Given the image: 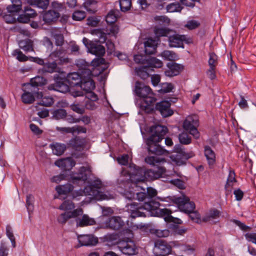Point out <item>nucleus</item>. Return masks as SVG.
<instances>
[{
    "label": "nucleus",
    "mask_w": 256,
    "mask_h": 256,
    "mask_svg": "<svg viewBox=\"0 0 256 256\" xmlns=\"http://www.w3.org/2000/svg\"><path fill=\"white\" fill-rule=\"evenodd\" d=\"M166 126L162 125H155L150 127V135L146 140V144L149 154L162 156L168 154V152L160 144L168 132Z\"/></svg>",
    "instance_id": "1"
},
{
    "label": "nucleus",
    "mask_w": 256,
    "mask_h": 256,
    "mask_svg": "<svg viewBox=\"0 0 256 256\" xmlns=\"http://www.w3.org/2000/svg\"><path fill=\"white\" fill-rule=\"evenodd\" d=\"M122 174L125 176H129L128 178H124L123 182L132 188H138V183L146 181V168L138 166L134 164H130L128 170H123Z\"/></svg>",
    "instance_id": "2"
},
{
    "label": "nucleus",
    "mask_w": 256,
    "mask_h": 256,
    "mask_svg": "<svg viewBox=\"0 0 256 256\" xmlns=\"http://www.w3.org/2000/svg\"><path fill=\"white\" fill-rule=\"evenodd\" d=\"M12 4L7 6L6 12H4L2 17L6 22L14 24L16 22V18L22 10L21 0H11Z\"/></svg>",
    "instance_id": "3"
},
{
    "label": "nucleus",
    "mask_w": 256,
    "mask_h": 256,
    "mask_svg": "<svg viewBox=\"0 0 256 256\" xmlns=\"http://www.w3.org/2000/svg\"><path fill=\"white\" fill-rule=\"evenodd\" d=\"M184 147L180 144H176L174 148L173 151L176 152L175 154L171 156V158L177 166L185 165L186 161L195 156V154L192 151L186 152L184 150Z\"/></svg>",
    "instance_id": "4"
},
{
    "label": "nucleus",
    "mask_w": 256,
    "mask_h": 256,
    "mask_svg": "<svg viewBox=\"0 0 256 256\" xmlns=\"http://www.w3.org/2000/svg\"><path fill=\"white\" fill-rule=\"evenodd\" d=\"M166 200H169L168 204H176L178 206V209L182 212L186 214L194 210L196 206L193 202L190 201V198L186 196L184 197H177L173 196V197H170L166 198ZM168 205V204H166Z\"/></svg>",
    "instance_id": "5"
},
{
    "label": "nucleus",
    "mask_w": 256,
    "mask_h": 256,
    "mask_svg": "<svg viewBox=\"0 0 256 256\" xmlns=\"http://www.w3.org/2000/svg\"><path fill=\"white\" fill-rule=\"evenodd\" d=\"M169 46L170 48H184V42L189 44L192 42V40L186 35L175 34L168 37Z\"/></svg>",
    "instance_id": "6"
},
{
    "label": "nucleus",
    "mask_w": 256,
    "mask_h": 256,
    "mask_svg": "<svg viewBox=\"0 0 256 256\" xmlns=\"http://www.w3.org/2000/svg\"><path fill=\"white\" fill-rule=\"evenodd\" d=\"M198 123V120H194L192 116H188L184 120L182 124L184 130L188 132L196 140L200 137V133L196 128Z\"/></svg>",
    "instance_id": "7"
},
{
    "label": "nucleus",
    "mask_w": 256,
    "mask_h": 256,
    "mask_svg": "<svg viewBox=\"0 0 256 256\" xmlns=\"http://www.w3.org/2000/svg\"><path fill=\"white\" fill-rule=\"evenodd\" d=\"M54 83L48 86L50 90H54L62 93H66L70 90V86L65 78H62L58 74L54 76Z\"/></svg>",
    "instance_id": "8"
},
{
    "label": "nucleus",
    "mask_w": 256,
    "mask_h": 256,
    "mask_svg": "<svg viewBox=\"0 0 256 256\" xmlns=\"http://www.w3.org/2000/svg\"><path fill=\"white\" fill-rule=\"evenodd\" d=\"M171 246L166 241L158 240L155 242L154 252L156 256H165L170 254Z\"/></svg>",
    "instance_id": "9"
},
{
    "label": "nucleus",
    "mask_w": 256,
    "mask_h": 256,
    "mask_svg": "<svg viewBox=\"0 0 256 256\" xmlns=\"http://www.w3.org/2000/svg\"><path fill=\"white\" fill-rule=\"evenodd\" d=\"M118 248L120 252L127 256H134L138 253V249L134 242L131 240L119 243Z\"/></svg>",
    "instance_id": "10"
},
{
    "label": "nucleus",
    "mask_w": 256,
    "mask_h": 256,
    "mask_svg": "<svg viewBox=\"0 0 256 256\" xmlns=\"http://www.w3.org/2000/svg\"><path fill=\"white\" fill-rule=\"evenodd\" d=\"M88 169L84 167H81L78 173L73 174L71 176V182L74 184L78 186H82L86 182L88 179Z\"/></svg>",
    "instance_id": "11"
},
{
    "label": "nucleus",
    "mask_w": 256,
    "mask_h": 256,
    "mask_svg": "<svg viewBox=\"0 0 256 256\" xmlns=\"http://www.w3.org/2000/svg\"><path fill=\"white\" fill-rule=\"evenodd\" d=\"M83 195L92 196L99 200H104L106 197V194H102L99 190L94 188L90 184L85 186L84 190L80 189L76 192V196Z\"/></svg>",
    "instance_id": "12"
},
{
    "label": "nucleus",
    "mask_w": 256,
    "mask_h": 256,
    "mask_svg": "<svg viewBox=\"0 0 256 256\" xmlns=\"http://www.w3.org/2000/svg\"><path fill=\"white\" fill-rule=\"evenodd\" d=\"M64 50L63 48H60L56 49L52 52L48 56L49 60L54 62L58 65H63L67 64L69 62V59L64 57Z\"/></svg>",
    "instance_id": "13"
},
{
    "label": "nucleus",
    "mask_w": 256,
    "mask_h": 256,
    "mask_svg": "<svg viewBox=\"0 0 256 256\" xmlns=\"http://www.w3.org/2000/svg\"><path fill=\"white\" fill-rule=\"evenodd\" d=\"M82 208L74 210L72 211L64 212L60 214L57 218V221L59 224H64L68 220L75 218L82 214Z\"/></svg>",
    "instance_id": "14"
},
{
    "label": "nucleus",
    "mask_w": 256,
    "mask_h": 256,
    "mask_svg": "<svg viewBox=\"0 0 256 256\" xmlns=\"http://www.w3.org/2000/svg\"><path fill=\"white\" fill-rule=\"evenodd\" d=\"M171 103L168 100H162L156 104L155 109L159 111L164 118L171 116L174 112L170 108Z\"/></svg>",
    "instance_id": "15"
},
{
    "label": "nucleus",
    "mask_w": 256,
    "mask_h": 256,
    "mask_svg": "<svg viewBox=\"0 0 256 256\" xmlns=\"http://www.w3.org/2000/svg\"><path fill=\"white\" fill-rule=\"evenodd\" d=\"M166 172V168L162 166H158L156 168V170L146 168V181L154 180L163 177Z\"/></svg>",
    "instance_id": "16"
},
{
    "label": "nucleus",
    "mask_w": 256,
    "mask_h": 256,
    "mask_svg": "<svg viewBox=\"0 0 256 256\" xmlns=\"http://www.w3.org/2000/svg\"><path fill=\"white\" fill-rule=\"evenodd\" d=\"M88 76L82 78V82L80 85V87L83 90L88 92L95 88V83L94 80L92 78V71L88 70Z\"/></svg>",
    "instance_id": "17"
},
{
    "label": "nucleus",
    "mask_w": 256,
    "mask_h": 256,
    "mask_svg": "<svg viewBox=\"0 0 256 256\" xmlns=\"http://www.w3.org/2000/svg\"><path fill=\"white\" fill-rule=\"evenodd\" d=\"M142 98V99L143 104H144L143 106L146 112L148 114L152 113L155 108L154 104L156 100L154 92H152V94L146 95Z\"/></svg>",
    "instance_id": "18"
},
{
    "label": "nucleus",
    "mask_w": 256,
    "mask_h": 256,
    "mask_svg": "<svg viewBox=\"0 0 256 256\" xmlns=\"http://www.w3.org/2000/svg\"><path fill=\"white\" fill-rule=\"evenodd\" d=\"M68 144L70 147L76 150L81 151L86 146V140L85 138L76 136L69 140Z\"/></svg>",
    "instance_id": "19"
},
{
    "label": "nucleus",
    "mask_w": 256,
    "mask_h": 256,
    "mask_svg": "<svg viewBox=\"0 0 256 256\" xmlns=\"http://www.w3.org/2000/svg\"><path fill=\"white\" fill-rule=\"evenodd\" d=\"M134 92L136 94L142 98L148 94H152V90L149 86H145L144 84L137 81L135 84Z\"/></svg>",
    "instance_id": "20"
},
{
    "label": "nucleus",
    "mask_w": 256,
    "mask_h": 256,
    "mask_svg": "<svg viewBox=\"0 0 256 256\" xmlns=\"http://www.w3.org/2000/svg\"><path fill=\"white\" fill-rule=\"evenodd\" d=\"M80 246H95L98 242V238L92 234L82 235L78 237Z\"/></svg>",
    "instance_id": "21"
},
{
    "label": "nucleus",
    "mask_w": 256,
    "mask_h": 256,
    "mask_svg": "<svg viewBox=\"0 0 256 256\" xmlns=\"http://www.w3.org/2000/svg\"><path fill=\"white\" fill-rule=\"evenodd\" d=\"M168 70L164 72L166 76L172 77L178 75L180 72L183 69V66L174 62H172L168 63Z\"/></svg>",
    "instance_id": "22"
},
{
    "label": "nucleus",
    "mask_w": 256,
    "mask_h": 256,
    "mask_svg": "<svg viewBox=\"0 0 256 256\" xmlns=\"http://www.w3.org/2000/svg\"><path fill=\"white\" fill-rule=\"evenodd\" d=\"M70 87L80 86L82 77L76 72L68 74L65 78Z\"/></svg>",
    "instance_id": "23"
},
{
    "label": "nucleus",
    "mask_w": 256,
    "mask_h": 256,
    "mask_svg": "<svg viewBox=\"0 0 256 256\" xmlns=\"http://www.w3.org/2000/svg\"><path fill=\"white\" fill-rule=\"evenodd\" d=\"M60 14L54 10H49L43 14V20L47 24H52L58 20Z\"/></svg>",
    "instance_id": "24"
},
{
    "label": "nucleus",
    "mask_w": 256,
    "mask_h": 256,
    "mask_svg": "<svg viewBox=\"0 0 256 256\" xmlns=\"http://www.w3.org/2000/svg\"><path fill=\"white\" fill-rule=\"evenodd\" d=\"M107 226L114 230H118L122 228L124 223L119 216H113L106 222Z\"/></svg>",
    "instance_id": "25"
},
{
    "label": "nucleus",
    "mask_w": 256,
    "mask_h": 256,
    "mask_svg": "<svg viewBox=\"0 0 256 256\" xmlns=\"http://www.w3.org/2000/svg\"><path fill=\"white\" fill-rule=\"evenodd\" d=\"M204 154L206 156L210 168H213L216 164V154L209 146H204Z\"/></svg>",
    "instance_id": "26"
},
{
    "label": "nucleus",
    "mask_w": 256,
    "mask_h": 256,
    "mask_svg": "<svg viewBox=\"0 0 256 256\" xmlns=\"http://www.w3.org/2000/svg\"><path fill=\"white\" fill-rule=\"evenodd\" d=\"M144 45L146 55H151L156 52L158 43L156 40L148 38L144 42Z\"/></svg>",
    "instance_id": "27"
},
{
    "label": "nucleus",
    "mask_w": 256,
    "mask_h": 256,
    "mask_svg": "<svg viewBox=\"0 0 256 256\" xmlns=\"http://www.w3.org/2000/svg\"><path fill=\"white\" fill-rule=\"evenodd\" d=\"M89 50L90 53L98 56H102L105 54V48L98 42H90Z\"/></svg>",
    "instance_id": "28"
},
{
    "label": "nucleus",
    "mask_w": 256,
    "mask_h": 256,
    "mask_svg": "<svg viewBox=\"0 0 256 256\" xmlns=\"http://www.w3.org/2000/svg\"><path fill=\"white\" fill-rule=\"evenodd\" d=\"M120 184L124 186L125 189L124 196L125 197L130 200H136V192L138 191L141 188L138 186V188H132L128 186L126 184L123 182V179L120 180Z\"/></svg>",
    "instance_id": "29"
},
{
    "label": "nucleus",
    "mask_w": 256,
    "mask_h": 256,
    "mask_svg": "<svg viewBox=\"0 0 256 256\" xmlns=\"http://www.w3.org/2000/svg\"><path fill=\"white\" fill-rule=\"evenodd\" d=\"M56 129L64 133H74L77 132L80 133H86V128L80 126H76L72 128L57 127Z\"/></svg>",
    "instance_id": "30"
},
{
    "label": "nucleus",
    "mask_w": 256,
    "mask_h": 256,
    "mask_svg": "<svg viewBox=\"0 0 256 256\" xmlns=\"http://www.w3.org/2000/svg\"><path fill=\"white\" fill-rule=\"evenodd\" d=\"M42 70L44 72L53 73L59 72L60 68L56 63H54V62L49 60L48 58V62H44Z\"/></svg>",
    "instance_id": "31"
},
{
    "label": "nucleus",
    "mask_w": 256,
    "mask_h": 256,
    "mask_svg": "<svg viewBox=\"0 0 256 256\" xmlns=\"http://www.w3.org/2000/svg\"><path fill=\"white\" fill-rule=\"evenodd\" d=\"M36 94V98L41 99L38 103L39 105L44 106H50L54 104V100L52 97L50 96H44L42 92H37Z\"/></svg>",
    "instance_id": "32"
},
{
    "label": "nucleus",
    "mask_w": 256,
    "mask_h": 256,
    "mask_svg": "<svg viewBox=\"0 0 256 256\" xmlns=\"http://www.w3.org/2000/svg\"><path fill=\"white\" fill-rule=\"evenodd\" d=\"M18 44L20 48L26 52L34 51V42L30 38H26L20 40L18 42Z\"/></svg>",
    "instance_id": "33"
},
{
    "label": "nucleus",
    "mask_w": 256,
    "mask_h": 256,
    "mask_svg": "<svg viewBox=\"0 0 256 256\" xmlns=\"http://www.w3.org/2000/svg\"><path fill=\"white\" fill-rule=\"evenodd\" d=\"M160 206V204L152 199L148 200V201L146 202L143 206L144 208L152 212H154V214L156 212L157 209L159 208Z\"/></svg>",
    "instance_id": "34"
},
{
    "label": "nucleus",
    "mask_w": 256,
    "mask_h": 256,
    "mask_svg": "<svg viewBox=\"0 0 256 256\" xmlns=\"http://www.w3.org/2000/svg\"><path fill=\"white\" fill-rule=\"evenodd\" d=\"M73 189V185L69 183L63 185H58L56 188V191L60 195L67 194L71 192Z\"/></svg>",
    "instance_id": "35"
},
{
    "label": "nucleus",
    "mask_w": 256,
    "mask_h": 256,
    "mask_svg": "<svg viewBox=\"0 0 256 256\" xmlns=\"http://www.w3.org/2000/svg\"><path fill=\"white\" fill-rule=\"evenodd\" d=\"M36 92L32 93L29 92L24 90V93L22 95V101L25 104H31L35 100V96L36 97Z\"/></svg>",
    "instance_id": "36"
},
{
    "label": "nucleus",
    "mask_w": 256,
    "mask_h": 256,
    "mask_svg": "<svg viewBox=\"0 0 256 256\" xmlns=\"http://www.w3.org/2000/svg\"><path fill=\"white\" fill-rule=\"evenodd\" d=\"M118 240V236L116 234H110L103 237V241L108 246L115 245Z\"/></svg>",
    "instance_id": "37"
},
{
    "label": "nucleus",
    "mask_w": 256,
    "mask_h": 256,
    "mask_svg": "<svg viewBox=\"0 0 256 256\" xmlns=\"http://www.w3.org/2000/svg\"><path fill=\"white\" fill-rule=\"evenodd\" d=\"M50 147L52 148L53 154L57 156L62 154L66 150V146L64 144H50Z\"/></svg>",
    "instance_id": "38"
},
{
    "label": "nucleus",
    "mask_w": 256,
    "mask_h": 256,
    "mask_svg": "<svg viewBox=\"0 0 256 256\" xmlns=\"http://www.w3.org/2000/svg\"><path fill=\"white\" fill-rule=\"evenodd\" d=\"M75 208L74 204L71 200H64L62 204L59 206L58 208L60 210H64L65 212L72 211Z\"/></svg>",
    "instance_id": "39"
},
{
    "label": "nucleus",
    "mask_w": 256,
    "mask_h": 256,
    "mask_svg": "<svg viewBox=\"0 0 256 256\" xmlns=\"http://www.w3.org/2000/svg\"><path fill=\"white\" fill-rule=\"evenodd\" d=\"M96 224V221L94 218H90L88 215L84 214L82 218L77 222V225L80 227L88 226H92Z\"/></svg>",
    "instance_id": "40"
},
{
    "label": "nucleus",
    "mask_w": 256,
    "mask_h": 256,
    "mask_svg": "<svg viewBox=\"0 0 256 256\" xmlns=\"http://www.w3.org/2000/svg\"><path fill=\"white\" fill-rule=\"evenodd\" d=\"M172 30L168 28H155L154 33L156 34L158 40L162 36H168L172 32Z\"/></svg>",
    "instance_id": "41"
},
{
    "label": "nucleus",
    "mask_w": 256,
    "mask_h": 256,
    "mask_svg": "<svg viewBox=\"0 0 256 256\" xmlns=\"http://www.w3.org/2000/svg\"><path fill=\"white\" fill-rule=\"evenodd\" d=\"M236 176L234 170L230 168L226 182L224 186V188L226 190L228 189L230 187H232L233 186V183L237 182Z\"/></svg>",
    "instance_id": "42"
},
{
    "label": "nucleus",
    "mask_w": 256,
    "mask_h": 256,
    "mask_svg": "<svg viewBox=\"0 0 256 256\" xmlns=\"http://www.w3.org/2000/svg\"><path fill=\"white\" fill-rule=\"evenodd\" d=\"M168 228L174 234L182 236L186 234L188 229L184 226H180L177 224H169Z\"/></svg>",
    "instance_id": "43"
},
{
    "label": "nucleus",
    "mask_w": 256,
    "mask_h": 256,
    "mask_svg": "<svg viewBox=\"0 0 256 256\" xmlns=\"http://www.w3.org/2000/svg\"><path fill=\"white\" fill-rule=\"evenodd\" d=\"M190 134L186 132H182L178 134V140L181 144L188 145L192 142V138Z\"/></svg>",
    "instance_id": "44"
},
{
    "label": "nucleus",
    "mask_w": 256,
    "mask_h": 256,
    "mask_svg": "<svg viewBox=\"0 0 256 256\" xmlns=\"http://www.w3.org/2000/svg\"><path fill=\"white\" fill-rule=\"evenodd\" d=\"M220 214L221 212L219 210L215 208H210L209 210L208 215L203 218V221L206 222L210 219L218 218L220 216Z\"/></svg>",
    "instance_id": "45"
},
{
    "label": "nucleus",
    "mask_w": 256,
    "mask_h": 256,
    "mask_svg": "<svg viewBox=\"0 0 256 256\" xmlns=\"http://www.w3.org/2000/svg\"><path fill=\"white\" fill-rule=\"evenodd\" d=\"M97 3L95 0H88L84 3V6L88 12L94 14L96 12Z\"/></svg>",
    "instance_id": "46"
},
{
    "label": "nucleus",
    "mask_w": 256,
    "mask_h": 256,
    "mask_svg": "<svg viewBox=\"0 0 256 256\" xmlns=\"http://www.w3.org/2000/svg\"><path fill=\"white\" fill-rule=\"evenodd\" d=\"M162 62L155 57L148 58L147 66L150 68H160L162 66Z\"/></svg>",
    "instance_id": "47"
},
{
    "label": "nucleus",
    "mask_w": 256,
    "mask_h": 256,
    "mask_svg": "<svg viewBox=\"0 0 256 256\" xmlns=\"http://www.w3.org/2000/svg\"><path fill=\"white\" fill-rule=\"evenodd\" d=\"M30 82L32 86L38 87L45 85L47 82V80L42 76H37L32 78Z\"/></svg>",
    "instance_id": "48"
},
{
    "label": "nucleus",
    "mask_w": 256,
    "mask_h": 256,
    "mask_svg": "<svg viewBox=\"0 0 256 256\" xmlns=\"http://www.w3.org/2000/svg\"><path fill=\"white\" fill-rule=\"evenodd\" d=\"M172 213V210L166 208H160L157 209L156 212L154 214V216L158 217H162L165 220V218L168 216H170Z\"/></svg>",
    "instance_id": "49"
},
{
    "label": "nucleus",
    "mask_w": 256,
    "mask_h": 256,
    "mask_svg": "<svg viewBox=\"0 0 256 256\" xmlns=\"http://www.w3.org/2000/svg\"><path fill=\"white\" fill-rule=\"evenodd\" d=\"M209 60H208V66L210 67L216 68L218 64V56L214 52H210L209 54Z\"/></svg>",
    "instance_id": "50"
},
{
    "label": "nucleus",
    "mask_w": 256,
    "mask_h": 256,
    "mask_svg": "<svg viewBox=\"0 0 256 256\" xmlns=\"http://www.w3.org/2000/svg\"><path fill=\"white\" fill-rule=\"evenodd\" d=\"M70 162V160L68 158L67 159H60L56 161L55 164L60 167L61 168L64 170H68L72 168V165H71L70 168L67 167V165L68 164H69Z\"/></svg>",
    "instance_id": "51"
},
{
    "label": "nucleus",
    "mask_w": 256,
    "mask_h": 256,
    "mask_svg": "<svg viewBox=\"0 0 256 256\" xmlns=\"http://www.w3.org/2000/svg\"><path fill=\"white\" fill-rule=\"evenodd\" d=\"M6 235L12 242V246L14 248L16 246V238L13 234V230L12 226L8 224L6 226Z\"/></svg>",
    "instance_id": "52"
},
{
    "label": "nucleus",
    "mask_w": 256,
    "mask_h": 256,
    "mask_svg": "<svg viewBox=\"0 0 256 256\" xmlns=\"http://www.w3.org/2000/svg\"><path fill=\"white\" fill-rule=\"evenodd\" d=\"M66 112L64 109L59 108L54 110L52 116L56 120H60L65 118L66 116Z\"/></svg>",
    "instance_id": "53"
},
{
    "label": "nucleus",
    "mask_w": 256,
    "mask_h": 256,
    "mask_svg": "<svg viewBox=\"0 0 256 256\" xmlns=\"http://www.w3.org/2000/svg\"><path fill=\"white\" fill-rule=\"evenodd\" d=\"M167 12H180L182 8L178 2H173L166 6Z\"/></svg>",
    "instance_id": "54"
},
{
    "label": "nucleus",
    "mask_w": 256,
    "mask_h": 256,
    "mask_svg": "<svg viewBox=\"0 0 256 256\" xmlns=\"http://www.w3.org/2000/svg\"><path fill=\"white\" fill-rule=\"evenodd\" d=\"M148 68L147 66L139 68L136 70V73L138 76H139L142 80H146L149 77V74L147 72Z\"/></svg>",
    "instance_id": "55"
},
{
    "label": "nucleus",
    "mask_w": 256,
    "mask_h": 256,
    "mask_svg": "<svg viewBox=\"0 0 256 256\" xmlns=\"http://www.w3.org/2000/svg\"><path fill=\"white\" fill-rule=\"evenodd\" d=\"M160 87L158 92L161 94L170 92L174 88V86L172 84L167 82L162 84Z\"/></svg>",
    "instance_id": "56"
},
{
    "label": "nucleus",
    "mask_w": 256,
    "mask_h": 256,
    "mask_svg": "<svg viewBox=\"0 0 256 256\" xmlns=\"http://www.w3.org/2000/svg\"><path fill=\"white\" fill-rule=\"evenodd\" d=\"M117 20V16L114 10H111L106 17V21L108 24H114Z\"/></svg>",
    "instance_id": "57"
},
{
    "label": "nucleus",
    "mask_w": 256,
    "mask_h": 256,
    "mask_svg": "<svg viewBox=\"0 0 256 256\" xmlns=\"http://www.w3.org/2000/svg\"><path fill=\"white\" fill-rule=\"evenodd\" d=\"M13 54L16 56V59L20 62H24L29 60V57L24 54L20 50H15L13 52Z\"/></svg>",
    "instance_id": "58"
},
{
    "label": "nucleus",
    "mask_w": 256,
    "mask_h": 256,
    "mask_svg": "<svg viewBox=\"0 0 256 256\" xmlns=\"http://www.w3.org/2000/svg\"><path fill=\"white\" fill-rule=\"evenodd\" d=\"M86 16V12L82 10H76L72 15L73 20L76 21H81Z\"/></svg>",
    "instance_id": "59"
},
{
    "label": "nucleus",
    "mask_w": 256,
    "mask_h": 256,
    "mask_svg": "<svg viewBox=\"0 0 256 256\" xmlns=\"http://www.w3.org/2000/svg\"><path fill=\"white\" fill-rule=\"evenodd\" d=\"M34 200V197L32 194H29L26 196V208H27V209H28V210L29 214L30 212H32V211L34 210V204H33Z\"/></svg>",
    "instance_id": "60"
},
{
    "label": "nucleus",
    "mask_w": 256,
    "mask_h": 256,
    "mask_svg": "<svg viewBox=\"0 0 256 256\" xmlns=\"http://www.w3.org/2000/svg\"><path fill=\"white\" fill-rule=\"evenodd\" d=\"M108 26L107 27V30L109 31L108 34H112L115 38H116V35L119 32V27L115 23L114 24H108Z\"/></svg>",
    "instance_id": "61"
},
{
    "label": "nucleus",
    "mask_w": 256,
    "mask_h": 256,
    "mask_svg": "<svg viewBox=\"0 0 256 256\" xmlns=\"http://www.w3.org/2000/svg\"><path fill=\"white\" fill-rule=\"evenodd\" d=\"M120 5L122 12H126L130 10L131 7V0H120Z\"/></svg>",
    "instance_id": "62"
},
{
    "label": "nucleus",
    "mask_w": 256,
    "mask_h": 256,
    "mask_svg": "<svg viewBox=\"0 0 256 256\" xmlns=\"http://www.w3.org/2000/svg\"><path fill=\"white\" fill-rule=\"evenodd\" d=\"M92 34L98 36L100 42L104 43L106 40V34L100 29L93 30Z\"/></svg>",
    "instance_id": "63"
},
{
    "label": "nucleus",
    "mask_w": 256,
    "mask_h": 256,
    "mask_svg": "<svg viewBox=\"0 0 256 256\" xmlns=\"http://www.w3.org/2000/svg\"><path fill=\"white\" fill-rule=\"evenodd\" d=\"M134 60L137 64H140L147 65L148 58L146 56L142 54H137L134 56Z\"/></svg>",
    "instance_id": "64"
}]
</instances>
